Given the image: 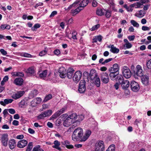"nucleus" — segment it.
<instances>
[{
    "mask_svg": "<svg viewBox=\"0 0 151 151\" xmlns=\"http://www.w3.org/2000/svg\"><path fill=\"white\" fill-rule=\"evenodd\" d=\"M83 134V129L80 127H78L74 131L72 136V139L75 141H78L81 139Z\"/></svg>",
    "mask_w": 151,
    "mask_h": 151,
    "instance_id": "f257e3e1",
    "label": "nucleus"
},
{
    "mask_svg": "<svg viewBox=\"0 0 151 151\" xmlns=\"http://www.w3.org/2000/svg\"><path fill=\"white\" fill-rule=\"evenodd\" d=\"M105 146L102 141H98L95 144V151H104Z\"/></svg>",
    "mask_w": 151,
    "mask_h": 151,
    "instance_id": "f03ea898",
    "label": "nucleus"
},
{
    "mask_svg": "<svg viewBox=\"0 0 151 151\" xmlns=\"http://www.w3.org/2000/svg\"><path fill=\"white\" fill-rule=\"evenodd\" d=\"M122 71L123 76L126 78H130L132 75V74L129 68L126 66L123 67Z\"/></svg>",
    "mask_w": 151,
    "mask_h": 151,
    "instance_id": "7ed1b4c3",
    "label": "nucleus"
},
{
    "mask_svg": "<svg viewBox=\"0 0 151 151\" xmlns=\"http://www.w3.org/2000/svg\"><path fill=\"white\" fill-rule=\"evenodd\" d=\"M88 0H76L75 2L77 7L79 6L80 8H84L86 6L88 3Z\"/></svg>",
    "mask_w": 151,
    "mask_h": 151,
    "instance_id": "20e7f679",
    "label": "nucleus"
},
{
    "mask_svg": "<svg viewBox=\"0 0 151 151\" xmlns=\"http://www.w3.org/2000/svg\"><path fill=\"white\" fill-rule=\"evenodd\" d=\"M85 83V80H81V81L78 89V91L79 93H82L85 92L86 89Z\"/></svg>",
    "mask_w": 151,
    "mask_h": 151,
    "instance_id": "39448f33",
    "label": "nucleus"
},
{
    "mask_svg": "<svg viewBox=\"0 0 151 151\" xmlns=\"http://www.w3.org/2000/svg\"><path fill=\"white\" fill-rule=\"evenodd\" d=\"M82 76V74L79 71H76L74 74L73 78V81L76 83H78L80 80Z\"/></svg>",
    "mask_w": 151,
    "mask_h": 151,
    "instance_id": "423d86ee",
    "label": "nucleus"
},
{
    "mask_svg": "<svg viewBox=\"0 0 151 151\" xmlns=\"http://www.w3.org/2000/svg\"><path fill=\"white\" fill-rule=\"evenodd\" d=\"M101 81L104 83H107L109 79L108 74L106 73H102L101 74Z\"/></svg>",
    "mask_w": 151,
    "mask_h": 151,
    "instance_id": "0eeeda50",
    "label": "nucleus"
},
{
    "mask_svg": "<svg viewBox=\"0 0 151 151\" xmlns=\"http://www.w3.org/2000/svg\"><path fill=\"white\" fill-rule=\"evenodd\" d=\"M130 86L132 90L135 92L138 91L139 88L138 84L135 81H132L131 82Z\"/></svg>",
    "mask_w": 151,
    "mask_h": 151,
    "instance_id": "6e6552de",
    "label": "nucleus"
},
{
    "mask_svg": "<svg viewBox=\"0 0 151 151\" xmlns=\"http://www.w3.org/2000/svg\"><path fill=\"white\" fill-rule=\"evenodd\" d=\"M24 93V91H18L16 93L13 94L12 97L15 99H17L20 98Z\"/></svg>",
    "mask_w": 151,
    "mask_h": 151,
    "instance_id": "1a4fd4ad",
    "label": "nucleus"
},
{
    "mask_svg": "<svg viewBox=\"0 0 151 151\" xmlns=\"http://www.w3.org/2000/svg\"><path fill=\"white\" fill-rule=\"evenodd\" d=\"M42 99L40 97H37L34 99L31 102V105L32 107H35L40 104L42 101Z\"/></svg>",
    "mask_w": 151,
    "mask_h": 151,
    "instance_id": "9d476101",
    "label": "nucleus"
},
{
    "mask_svg": "<svg viewBox=\"0 0 151 151\" xmlns=\"http://www.w3.org/2000/svg\"><path fill=\"white\" fill-rule=\"evenodd\" d=\"M8 141V135L7 134H3L1 137V142L3 145L6 146Z\"/></svg>",
    "mask_w": 151,
    "mask_h": 151,
    "instance_id": "9b49d317",
    "label": "nucleus"
},
{
    "mask_svg": "<svg viewBox=\"0 0 151 151\" xmlns=\"http://www.w3.org/2000/svg\"><path fill=\"white\" fill-rule=\"evenodd\" d=\"M120 84H121V86L122 88L124 89H127L130 86L129 82L127 80H124L122 81L121 83Z\"/></svg>",
    "mask_w": 151,
    "mask_h": 151,
    "instance_id": "f8f14e48",
    "label": "nucleus"
},
{
    "mask_svg": "<svg viewBox=\"0 0 151 151\" xmlns=\"http://www.w3.org/2000/svg\"><path fill=\"white\" fill-rule=\"evenodd\" d=\"M136 74L139 76L141 77L143 75L142 67L139 65H138L136 67Z\"/></svg>",
    "mask_w": 151,
    "mask_h": 151,
    "instance_id": "ddd939ff",
    "label": "nucleus"
},
{
    "mask_svg": "<svg viewBox=\"0 0 151 151\" xmlns=\"http://www.w3.org/2000/svg\"><path fill=\"white\" fill-rule=\"evenodd\" d=\"M27 144V142L25 139L19 141L18 142L17 146L19 148H22L26 146Z\"/></svg>",
    "mask_w": 151,
    "mask_h": 151,
    "instance_id": "4468645a",
    "label": "nucleus"
},
{
    "mask_svg": "<svg viewBox=\"0 0 151 151\" xmlns=\"http://www.w3.org/2000/svg\"><path fill=\"white\" fill-rule=\"evenodd\" d=\"M58 72L60 73V76L62 78H64L66 76V72L65 69L63 67L59 68Z\"/></svg>",
    "mask_w": 151,
    "mask_h": 151,
    "instance_id": "2eb2a0df",
    "label": "nucleus"
},
{
    "mask_svg": "<svg viewBox=\"0 0 151 151\" xmlns=\"http://www.w3.org/2000/svg\"><path fill=\"white\" fill-rule=\"evenodd\" d=\"M89 75L91 80L98 76L96 70L94 69H92L91 70Z\"/></svg>",
    "mask_w": 151,
    "mask_h": 151,
    "instance_id": "dca6fc26",
    "label": "nucleus"
},
{
    "mask_svg": "<svg viewBox=\"0 0 151 151\" xmlns=\"http://www.w3.org/2000/svg\"><path fill=\"white\" fill-rule=\"evenodd\" d=\"M119 69L118 65L115 63L113 65V67L110 68L109 70L110 72L116 73L119 71Z\"/></svg>",
    "mask_w": 151,
    "mask_h": 151,
    "instance_id": "f3484780",
    "label": "nucleus"
},
{
    "mask_svg": "<svg viewBox=\"0 0 151 151\" xmlns=\"http://www.w3.org/2000/svg\"><path fill=\"white\" fill-rule=\"evenodd\" d=\"M26 73L31 75H34L35 73V69L34 67H31L28 68L26 71Z\"/></svg>",
    "mask_w": 151,
    "mask_h": 151,
    "instance_id": "a211bd4d",
    "label": "nucleus"
},
{
    "mask_svg": "<svg viewBox=\"0 0 151 151\" xmlns=\"http://www.w3.org/2000/svg\"><path fill=\"white\" fill-rule=\"evenodd\" d=\"M72 123L74 124L73 122L72 121V120H70L68 117L64 121L63 125L65 127H68Z\"/></svg>",
    "mask_w": 151,
    "mask_h": 151,
    "instance_id": "6ab92c4d",
    "label": "nucleus"
},
{
    "mask_svg": "<svg viewBox=\"0 0 151 151\" xmlns=\"http://www.w3.org/2000/svg\"><path fill=\"white\" fill-rule=\"evenodd\" d=\"M47 70H45L42 72L41 73L40 72H39L37 74V77L38 78H45L46 75H47Z\"/></svg>",
    "mask_w": 151,
    "mask_h": 151,
    "instance_id": "aec40b11",
    "label": "nucleus"
},
{
    "mask_svg": "<svg viewBox=\"0 0 151 151\" xmlns=\"http://www.w3.org/2000/svg\"><path fill=\"white\" fill-rule=\"evenodd\" d=\"M91 131L88 130L86 131L85 135L81 139V141H85L87 140L91 135Z\"/></svg>",
    "mask_w": 151,
    "mask_h": 151,
    "instance_id": "412c9836",
    "label": "nucleus"
},
{
    "mask_svg": "<svg viewBox=\"0 0 151 151\" xmlns=\"http://www.w3.org/2000/svg\"><path fill=\"white\" fill-rule=\"evenodd\" d=\"M141 80L142 83L145 85H147L149 83V78L147 75H144L142 76Z\"/></svg>",
    "mask_w": 151,
    "mask_h": 151,
    "instance_id": "4be33fe9",
    "label": "nucleus"
},
{
    "mask_svg": "<svg viewBox=\"0 0 151 151\" xmlns=\"http://www.w3.org/2000/svg\"><path fill=\"white\" fill-rule=\"evenodd\" d=\"M13 101V100L11 99H6L4 100V101H1L0 104L2 105L5 106L6 104L11 103Z\"/></svg>",
    "mask_w": 151,
    "mask_h": 151,
    "instance_id": "5701e85b",
    "label": "nucleus"
},
{
    "mask_svg": "<svg viewBox=\"0 0 151 151\" xmlns=\"http://www.w3.org/2000/svg\"><path fill=\"white\" fill-rule=\"evenodd\" d=\"M106 3L110 5L113 10L115 12L117 11V9L115 8L114 0H109L107 1Z\"/></svg>",
    "mask_w": 151,
    "mask_h": 151,
    "instance_id": "b1692460",
    "label": "nucleus"
},
{
    "mask_svg": "<svg viewBox=\"0 0 151 151\" xmlns=\"http://www.w3.org/2000/svg\"><path fill=\"white\" fill-rule=\"evenodd\" d=\"M53 144L54 145L52 146L53 148H55L59 151L61 150V148L60 147V143L57 140H55Z\"/></svg>",
    "mask_w": 151,
    "mask_h": 151,
    "instance_id": "393cba45",
    "label": "nucleus"
},
{
    "mask_svg": "<svg viewBox=\"0 0 151 151\" xmlns=\"http://www.w3.org/2000/svg\"><path fill=\"white\" fill-rule=\"evenodd\" d=\"M92 81L97 87H99L100 85V80L98 76L93 79Z\"/></svg>",
    "mask_w": 151,
    "mask_h": 151,
    "instance_id": "a878e982",
    "label": "nucleus"
},
{
    "mask_svg": "<svg viewBox=\"0 0 151 151\" xmlns=\"http://www.w3.org/2000/svg\"><path fill=\"white\" fill-rule=\"evenodd\" d=\"M146 12L144 10H141L135 14V16L139 18L143 17L145 14Z\"/></svg>",
    "mask_w": 151,
    "mask_h": 151,
    "instance_id": "bb28decb",
    "label": "nucleus"
},
{
    "mask_svg": "<svg viewBox=\"0 0 151 151\" xmlns=\"http://www.w3.org/2000/svg\"><path fill=\"white\" fill-rule=\"evenodd\" d=\"M23 82V80L21 78H16L14 81V83L17 85L21 86Z\"/></svg>",
    "mask_w": 151,
    "mask_h": 151,
    "instance_id": "cd10ccee",
    "label": "nucleus"
},
{
    "mask_svg": "<svg viewBox=\"0 0 151 151\" xmlns=\"http://www.w3.org/2000/svg\"><path fill=\"white\" fill-rule=\"evenodd\" d=\"M9 145L10 149H14L16 146L15 140L14 139H12L9 140Z\"/></svg>",
    "mask_w": 151,
    "mask_h": 151,
    "instance_id": "c85d7f7f",
    "label": "nucleus"
},
{
    "mask_svg": "<svg viewBox=\"0 0 151 151\" xmlns=\"http://www.w3.org/2000/svg\"><path fill=\"white\" fill-rule=\"evenodd\" d=\"M74 71V70L73 68H70L68 69L67 75V77L68 78L70 79L72 78Z\"/></svg>",
    "mask_w": 151,
    "mask_h": 151,
    "instance_id": "c756f323",
    "label": "nucleus"
},
{
    "mask_svg": "<svg viewBox=\"0 0 151 151\" xmlns=\"http://www.w3.org/2000/svg\"><path fill=\"white\" fill-rule=\"evenodd\" d=\"M75 9H72L71 10V13L73 14V16L78 14L82 9L80 8V7L77 6Z\"/></svg>",
    "mask_w": 151,
    "mask_h": 151,
    "instance_id": "7c9ffc66",
    "label": "nucleus"
},
{
    "mask_svg": "<svg viewBox=\"0 0 151 151\" xmlns=\"http://www.w3.org/2000/svg\"><path fill=\"white\" fill-rule=\"evenodd\" d=\"M70 119V120H72V121L73 122L74 124L76 123V119L77 118V115L76 114L74 113L72 114L68 117Z\"/></svg>",
    "mask_w": 151,
    "mask_h": 151,
    "instance_id": "2f4dec72",
    "label": "nucleus"
},
{
    "mask_svg": "<svg viewBox=\"0 0 151 151\" xmlns=\"http://www.w3.org/2000/svg\"><path fill=\"white\" fill-rule=\"evenodd\" d=\"M110 51L114 53H117L119 52V50L112 45L111 46V49L110 50Z\"/></svg>",
    "mask_w": 151,
    "mask_h": 151,
    "instance_id": "473e14b6",
    "label": "nucleus"
},
{
    "mask_svg": "<svg viewBox=\"0 0 151 151\" xmlns=\"http://www.w3.org/2000/svg\"><path fill=\"white\" fill-rule=\"evenodd\" d=\"M105 10L104 9H98L96 10V13L97 15L102 16L105 14Z\"/></svg>",
    "mask_w": 151,
    "mask_h": 151,
    "instance_id": "72a5a7b5",
    "label": "nucleus"
},
{
    "mask_svg": "<svg viewBox=\"0 0 151 151\" xmlns=\"http://www.w3.org/2000/svg\"><path fill=\"white\" fill-rule=\"evenodd\" d=\"M18 55L22 57L27 58H31L32 56L30 54L26 52L19 53Z\"/></svg>",
    "mask_w": 151,
    "mask_h": 151,
    "instance_id": "f704fd0d",
    "label": "nucleus"
},
{
    "mask_svg": "<svg viewBox=\"0 0 151 151\" xmlns=\"http://www.w3.org/2000/svg\"><path fill=\"white\" fill-rule=\"evenodd\" d=\"M52 95L51 94H49L46 95L45 97L43 102H46L47 101L52 99Z\"/></svg>",
    "mask_w": 151,
    "mask_h": 151,
    "instance_id": "c9c22d12",
    "label": "nucleus"
},
{
    "mask_svg": "<svg viewBox=\"0 0 151 151\" xmlns=\"http://www.w3.org/2000/svg\"><path fill=\"white\" fill-rule=\"evenodd\" d=\"M116 73L110 72L109 74V76L111 80H114L116 79V77L117 74Z\"/></svg>",
    "mask_w": 151,
    "mask_h": 151,
    "instance_id": "e433bc0d",
    "label": "nucleus"
},
{
    "mask_svg": "<svg viewBox=\"0 0 151 151\" xmlns=\"http://www.w3.org/2000/svg\"><path fill=\"white\" fill-rule=\"evenodd\" d=\"M142 5V4L140 2H137L135 3L132 4V6L134 7H135V8H138L141 7V6Z\"/></svg>",
    "mask_w": 151,
    "mask_h": 151,
    "instance_id": "4c0bfd02",
    "label": "nucleus"
},
{
    "mask_svg": "<svg viewBox=\"0 0 151 151\" xmlns=\"http://www.w3.org/2000/svg\"><path fill=\"white\" fill-rule=\"evenodd\" d=\"M62 114V112L60 111V110H59L52 115V117L54 119L56 118Z\"/></svg>",
    "mask_w": 151,
    "mask_h": 151,
    "instance_id": "58836bf2",
    "label": "nucleus"
},
{
    "mask_svg": "<svg viewBox=\"0 0 151 151\" xmlns=\"http://www.w3.org/2000/svg\"><path fill=\"white\" fill-rule=\"evenodd\" d=\"M64 145H65V147L68 149H72L73 147V146L72 145H68L69 142L68 141H64Z\"/></svg>",
    "mask_w": 151,
    "mask_h": 151,
    "instance_id": "ea45409f",
    "label": "nucleus"
},
{
    "mask_svg": "<svg viewBox=\"0 0 151 151\" xmlns=\"http://www.w3.org/2000/svg\"><path fill=\"white\" fill-rule=\"evenodd\" d=\"M130 23L134 27L138 28L139 27V24L134 20H131L130 21Z\"/></svg>",
    "mask_w": 151,
    "mask_h": 151,
    "instance_id": "a19ab883",
    "label": "nucleus"
},
{
    "mask_svg": "<svg viewBox=\"0 0 151 151\" xmlns=\"http://www.w3.org/2000/svg\"><path fill=\"white\" fill-rule=\"evenodd\" d=\"M77 7V5H76L75 1L72 4L70 5L68 8L67 9L65 8V10H69L71 9H73V8H75Z\"/></svg>",
    "mask_w": 151,
    "mask_h": 151,
    "instance_id": "79ce46f5",
    "label": "nucleus"
},
{
    "mask_svg": "<svg viewBox=\"0 0 151 151\" xmlns=\"http://www.w3.org/2000/svg\"><path fill=\"white\" fill-rule=\"evenodd\" d=\"M84 116L83 115H79L77 116L78 119L76 120V123L78 122L79 123L80 121H82L84 119Z\"/></svg>",
    "mask_w": 151,
    "mask_h": 151,
    "instance_id": "37998d69",
    "label": "nucleus"
},
{
    "mask_svg": "<svg viewBox=\"0 0 151 151\" xmlns=\"http://www.w3.org/2000/svg\"><path fill=\"white\" fill-rule=\"evenodd\" d=\"M115 150V145L114 144L110 145L106 151H114Z\"/></svg>",
    "mask_w": 151,
    "mask_h": 151,
    "instance_id": "c03bdc74",
    "label": "nucleus"
},
{
    "mask_svg": "<svg viewBox=\"0 0 151 151\" xmlns=\"http://www.w3.org/2000/svg\"><path fill=\"white\" fill-rule=\"evenodd\" d=\"M45 117L50 116L52 113V110H49L44 112Z\"/></svg>",
    "mask_w": 151,
    "mask_h": 151,
    "instance_id": "a18cd8bd",
    "label": "nucleus"
},
{
    "mask_svg": "<svg viewBox=\"0 0 151 151\" xmlns=\"http://www.w3.org/2000/svg\"><path fill=\"white\" fill-rule=\"evenodd\" d=\"M40 25L39 24H35L34 26L32 27L31 29L33 31H36V29L40 28Z\"/></svg>",
    "mask_w": 151,
    "mask_h": 151,
    "instance_id": "49530a36",
    "label": "nucleus"
},
{
    "mask_svg": "<svg viewBox=\"0 0 151 151\" xmlns=\"http://www.w3.org/2000/svg\"><path fill=\"white\" fill-rule=\"evenodd\" d=\"M124 49L126 50V49H129L131 48L132 45V44L129 42L127 43H125L124 45Z\"/></svg>",
    "mask_w": 151,
    "mask_h": 151,
    "instance_id": "de8ad7c7",
    "label": "nucleus"
},
{
    "mask_svg": "<svg viewBox=\"0 0 151 151\" xmlns=\"http://www.w3.org/2000/svg\"><path fill=\"white\" fill-rule=\"evenodd\" d=\"M105 15L107 18L110 17L111 14V12L109 10H105Z\"/></svg>",
    "mask_w": 151,
    "mask_h": 151,
    "instance_id": "09e8293b",
    "label": "nucleus"
},
{
    "mask_svg": "<svg viewBox=\"0 0 151 151\" xmlns=\"http://www.w3.org/2000/svg\"><path fill=\"white\" fill-rule=\"evenodd\" d=\"M32 151H44V150L40 148V146L38 145L35 147L33 149Z\"/></svg>",
    "mask_w": 151,
    "mask_h": 151,
    "instance_id": "8fccbe9b",
    "label": "nucleus"
},
{
    "mask_svg": "<svg viewBox=\"0 0 151 151\" xmlns=\"http://www.w3.org/2000/svg\"><path fill=\"white\" fill-rule=\"evenodd\" d=\"M32 148V142H30L27 146L26 150L27 151H31V150Z\"/></svg>",
    "mask_w": 151,
    "mask_h": 151,
    "instance_id": "3c124183",
    "label": "nucleus"
},
{
    "mask_svg": "<svg viewBox=\"0 0 151 151\" xmlns=\"http://www.w3.org/2000/svg\"><path fill=\"white\" fill-rule=\"evenodd\" d=\"M117 79L120 84V83L124 80L123 77L121 75L118 76L117 77Z\"/></svg>",
    "mask_w": 151,
    "mask_h": 151,
    "instance_id": "603ef678",
    "label": "nucleus"
},
{
    "mask_svg": "<svg viewBox=\"0 0 151 151\" xmlns=\"http://www.w3.org/2000/svg\"><path fill=\"white\" fill-rule=\"evenodd\" d=\"M100 27V25L99 24H96L93 26L90 29V30L91 31H93L97 29Z\"/></svg>",
    "mask_w": 151,
    "mask_h": 151,
    "instance_id": "864d4df0",
    "label": "nucleus"
},
{
    "mask_svg": "<svg viewBox=\"0 0 151 151\" xmlns=\"http://www.w3.org/2000/svg\"><path fill=\"white\" fill-rule=\"evenodd\" d=\"M26 104V103L25 100H22L19 103V106L22 108L23 106H25Z\"/></svg>",
    "mask_w": 151,
    "mask_h": 151,
    "instance_id": "5fc2aeb1",
    "label": "nucleus"
},
{
    "mask_svg": "<svg viewBox=\"0 0 151 151\" xmlns=\"http://www.w3.org/2000/svg\"><path fill=\"white\" fill-rule=\"evenodd\" d=\"M77 34V32L75 30L73 31L72 32V38L74 40H77L76 35Z\"/></svg>",
    "mask_w": 151,
    "mask_h": 151,
    "instance_id": "6e6d98bb",
    "label": "nucleus"
},
{
    "mask_svg": "<svg viewBox=\"0 0 151 151\" xmlns=\"http://www.w3.org/2000/svg\"><path fill=\"white\" fill-rule=\"evenodd\" d=\"M45 117H46L45 115L44 112H43L42 113L40 114L39 116H38L37 119H40Z\"/></svg>",
    "mask_w": 151,
    "mask_h": 151,
    "instance_id": "4d7b16f0",
    "label": "nucleus"
},
{
    "mask_svg": "<svg viewBox=\"0 0 151 151\" xmlns=\"http://www.w3.org/2000/svg\"><path fill=\"white\" fill-rule=\"evenodd\" d=\"M8 109H5L3 111V114L4 117H5L9 114L8 112Z\"/></svg>",
    "mask_w": 151,
    "mask_h": 151,
    "instance_id": "13d9d810",
    "label": "nucleus"
},
{
    "mask_svg": "<svg viewBox=\"0 0 151 151\" xmlns=\"http://www.w3.org/2000/svg\"><path fill=\"white\" fill-rule=\"evenodd\" d=\"M113 60L112 58H110L108 59H106L104 62L103 65H105V64L107 63L110 62L111 61Z\"/></svg>",
    "mask_w": 151,
    "mask_h": 151,
    "instance_id": "bf43d9fd",
    "label": "nucleus"
},
{
    "mask_svg": "<svg viewBox=\"0 0 151 151\" xmlns=\"http://www.w3.org/2000/svg\"><path fill=\"white\" fill-rule=\"evenodd\" d=\"M147 65L149 69H151V60H149L147 62Z\"/></svg>",
    "mask_w": 151,
    "mask_h": 151,
    "instance_id": "052dcab7",
    "label": "nucleus"
},
{
    "mask_svg": "<svg viewBox=\"0 0 151 151\" xmlns=\"http://www.w3.org/2000/svg\"><path fill=\"white\" fill-rule=\"evenodd\" d=\"M47 51L46 50H44L40 52L39 54V55L40 56H42L46 54Z\"/></svg>",
    "mask_w": 151,
    "mask_h": 151,
    "instance_id": "680f3d73",
    "label": "nucleus"
},
{
    "mask_svg": "<svg viewBox=\"0 0 151 151\" xmlns=\"http://www.w3.org/2000/svg\"><path fill=\"white\" fill-rule=\"evenodd\" d=\"M8 111L11 114H14L15 113L16 111L15 110L13 109H8Z\"/></svg>",
    "mask_w": 151,
    "mask_h": 151,
    "instance_id": "e2e57ef3",
    "label": "nucleus"
},
{
    "mask_svg": "<svg viewBox=\"0 0 151 151\" xmlns=\"http://www.w3.org/2000/svg\"><path fill=\"white\" fill-rule=\"evenodd\" d=\"M0 52L3 55H6L7 54L6 51H5L4 49H1L0 50Z\"/></svg>",
    "mask_w": 151,
    "mask_h": 151,
    "instance_id": "0e129e2a",
    "label": "nucleus"
},
{
    "mask_svg": "<svg viewBox=\"0 0 151 151\" xmlns=\"http://www.w3.org/2000/svg\"><path fill=\"white\" fill-rule=\"evenodd\" d=\"M142 29L143 31L149 30L150 29L149 27L146 26H143L142 27Z\"/></svg>",
    "mask_w": 151,
    "mask_h": 151,
    "instance_id": "69168bd1",
    "label": "nucleus"
},
{
    "mask_svg": "<svg viewBox=\"0 0 151 151\" xmlns=\"http://www.w3.org/2000/svg\"><path fill=\"white\" fill-rule=\"evenodd\" d=\"M98 3L95 0H93L92 2V5L94 7H96Z\"/></svg>",
    "mask_w": 151,
    "mask_h": 151,
    "instance_id": "338daca9",
    "label": "nucleus"
},
{
    "mask_svg": "<svg viewBox=\"0 0 151 151\" xmlns=\"http://www.w3.org/2000/svg\"><path fill=\"white\" fill-rule=\"evenodd\" d=\"M96 38L97 39V40L99 42H101L102 39V37L101 35H99L95 36Z\"/></svg>",
    "mask_w": 151,
    "mask_h": 151,
    "instance_id": "774afa93",
    "label": "nucleus"
}]
</instances>
